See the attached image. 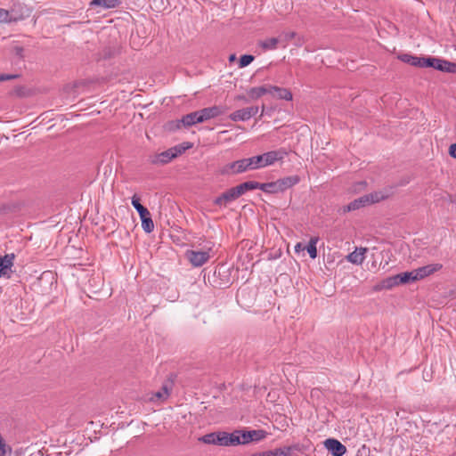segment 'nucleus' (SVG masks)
Returning a JSON list of instances; mask_svg holds the SVG:
<instances>
[{
	"label": "nucleus",
	"mask_w": 456,
	"mask_h": 456,
	"mask_svg": "<svg viewBox=\"0 0 456 456\" xmlns=\"http://www.w3.org/2000/svg\"><path fill=\"white\" fill-rule=\"evenodd\" d=\"M154 396L158 399H165L168 396V391L166 387H162L161 391L157 392Z\"/></svg>",
	"instance_id": "36"
},
{
	"label": "nucleus",
	"mask_w": 456,
	"mask_h": 456,
	"mask_svg": "<svg viewBox=\"0 0 456 456\" xmlns=\"http://www.w3.org/2000/svg\"><path fill=\"white\" fill-rule=\"evenodd\" d=\"M264 159H264L263 154L248 158L251 170H256V169H259V168L267 167L265 164Z\"/></svg>",
	"instance_id": "29"
},
{
	"label": "nucleus",
	"mask_w": 456,
	"mask_h": 456,
	"mask_svg": "<svg viewBox=\"0 0 456 456\" xmlns=\"http://www.w3.org/2000/svg\"><path fill=\"white\" fill-rule=\"evenodd\" d=\"M300 181V178L298 175H291V176H286L281 179L277 180L278 187L281 191H286L289 188L293 187L294 185L297 184Z\"/></svg>",
	"instance_id": "19"
},
{
	"label": "nucleus",
	"mask_w": 456,
	"mask_h": 456,
	"mask_svg": "<svg viewBox=\"0 0 456 456\" xmlns=\"http://www.w3.org/2000/svg\"><path fill=\"white\" fill-rule=\"evenodd\" d=\"M400 284L417 281L414 270L411 272L401 273L398 274Z\"/></svg>",
	"instance_id": "30"
},
{
	"label": "nucleus",
	"mask_w": 456,
	"mask_h": 456,
	"mask_svg": "<svg viewBox=\"0 0 456 456\" xmlns=\"http://www.w3.org/2000/svg\"><path fill=\"white\" fill-rule=\"evenodd\" d=\"M449 154L451 155V157L456 159V143L451 144V146L449 147Z\"/></svg>",
	"instance_id": "38"
},
{
	"label": "nucleus",
	"mask_w": 456,
	"mask_h": 456,
	"mask_svg": "<svg viewBox=\"0 0 456 456\" xmlns=\"http://www.w3.org/2000/svg\"><path fill=\"white\" fill-rule=\"evenodd\" d=\"M258 189L261 190L262 191L265 192V193H278V192H281V191H280V189L278 187L277 181L271 182V183H259Z\"/></svg>",
	"instance_id": "27"
},
{
	"label": "nucleus",
	"mask_w": 456,
	"mask_h": 456,
	"mask_svg": "<svg viewBox=\"0 0 456 456\" xmlns=\"http://www.w3.org/2000/svg\"><path fill=\"white\" fill-rule=\"evenodd\" d=\"M291 447L277 448L273 451H269L270 456H289L291 453Z\"/></svg>",
	"instance_id": "32"
},
{
	"label": "nucleus",
	"mask_w": 456,
	"mask_h": 456,
	"mask_svg": "<svg viewBox=\"0 0 456 456\" xmlns=\"http://www.w3.org/2000/svg\"><path fill=\"white\" fill-rule=\"evenodd\" d=\"M280 43L279 37H270L259 43V45L265 51L275 50Z\"/></svg>",
	"instance_id": "28"
},
{
	"label": "nucleus",
	"mask_w": 456,
	"mask_h": 456,
	"mask_svg": "<svg viewBox=\"0 0 456 456\" xmlns=\"http://www.w3.org/2000/svg\"><path fill=\"white\" fill-rule=\"evenodd\" d=\"M271 94L279 100H285L288 102L293 100V95H292V93L290 92V90L284 88V87L272 86H271Z\"/></svg>",
	"instance_id": "18"
},
{
	"label": "nucleus",
	"mask_w": 456,
	"mask_h": 456,
	"mask_svg": "<svg viewBox=\"0 0 456 456\" xmlns=\"http://www.w3.org/2000/svg\"><path fill=\"white\" fill-rule=\"evenodd\" d=\"M241 430L237 429L232 433L225 432V438L223 440L224 442V446H235L239 444H242L241 437Z\"/></svg>",
	"instance_id": "20"
},
{
	"label": "nucleus",
	"mask_w": 456,
	"mask_h": 456,
	"mask_svg": "<svg viewBox=\"0 0 456 456\" xmlns=\"http://www.w3.org/2000/svg\"><path fill=\"white\" fill-rule=\"evenodd\" d=\"M254 59H255L254 56L250 55V54H244V55L240 56V61H239V67L240 68L247 67L254 61Z\"/></svg>",
	"instance_id": "34"
},
{
	"label": "nucleus",
	"mask_w": 456,
	"mask_h": 456,
	"mask_svg": "<svg viewBox=\"0 0 456 456\" xmlns=\"http://www.w3.org/2000/svg\"><path fill=\"white\" fill-rule=\"evenodd\" d=\"M5 443L3 439V437L0 439V456H5L6 451H5Z\"/></svg>",
	"instance_id": "37"
},
{
	"label": "nucleus",
	"mask_w": 456,
	"mask_h": 456,
	"mask_svg": "<svg viewBox=\"0 0 456 456\" xmlns=\"http://www.w3.org/2000/svg\"><path fill=\"white\" fill-rule=\"evenodd\" d=\"M15 255L13 253L5 254L0 256V277L10 279L13 273L12 267Z\"/></svg>",
	"instance_id": "9"
},
{
	"label": "nucleus",
	"mask_w": 456,
	"mask_h": 456,
	"mask_svg": "<svg viewBox=\"0 0 456 456\" xmlns=\"http://www.w3.org/2000/svg\"><path fill=\"white\" fill-rule=\"evenodd\" d=\"M186 257L194 267L202 266L209 258V251L206 250H188Z\"/></svg>",
	"instance_id": "8"
},
{
	"label": "nucleus",
	"mask_w": 456,
	"mask_h": 456,
	"mask_svg": "<svg viewBox=\"0 0 456 456\" xmlns=\"http://www.w3.org/2000/svg\"><path fill=\"white\" fill-rule=\"evenodd\" d=\"M425 68H433L440 71L456 73V63L436 57H427Z\"/></svg>",
	"instance_id": "5"
},
{
	"label": "nucleus",
	"mask_w": 456,
	"mask_h": 456,
	"mask_svg": "<svg viewBox=\"0 0 456 456\" xmlns=\"http://www.w3.org/2000/svg\"><path fill=\"white\" fill-rule=\"evenodd\" d=\"M234 59V55H232L230 60H233Z\"/></svg>",
	"instance_id": "43"
},
{
	"label": "nucleus",
	"mask_w": 456,
	"mask_h": 456,
	"mask_svg": "<svg viewBox=\"0 0 456 456\" xmlns=\"http://www.w3.org/2000/svg\"><path fill=\"white\" fill-rule=\"evenodd\" d=\"M257 106H251L244 109L238 110L229 115V118L232 121H247L252 117L256 116L258 112Z\"/></svg>",
	"instance_id": "10"
},
{
	"label": "nucleus",
	"mask_w": 456,
	"mask_h": 456,
	"mask_svg": "<svg viewBox=\"0 0 456 456\" xmlns=\"http://www.w3.org/2000/svg\"><path fill=\"white\" fill-rule=\"evenodd\" d=\"M300 248H301V244H300V243H298V244L295 247V248H296V250H297V251Z\"/></svg>",
	"instance_id": "42"
},
{
	"label": "nucleus",
	"mask_w": 456,
	"mask_h": 456,
	"mask_svg": "<svg viewBox=\"0 0 456 456\" xmlns=\"http://www.w3.org/2000/svg\"><path fill=\"white\" fill-rule=\"evenodd\" d=\"M237 99H238V100H245V96H243V95H239V96H237Z\"/></svg>",
	"instance_id": "41"
},
{
	"label": "nucleus",
	"mask_w": 456,
	"mask_h": 456,
	"mask_svg": "<svg viewBox=\"0 0 456 456\" xmlns=\"http://www.w3.org/2000/svg\"><path fill=\"white\" fill-rule=\"evenodd\" d=\"M240 194L236 187H232L223 192L219 197L216 198L214 204L219 207H225L228 203L240 198Z\"/></svg>",
	"instance_id": "12"
},
{
	"label": "nucleus",
	"mask_w": 456,
	"mask_h": 456,
	"mask_svg": "<svg viewBox=\"0 0 456 456\" xmlns=\"http://www.w3.org/2000/svg\"><path fill=\"white\" fill-rule=\"evenodd\" d=\"M267 436L266 431L263 429H254V430H241V437L242 444H248L251 442H259L265 439Z\"/></svg>",
	"instance_id": "11"
},
{
	"label": "nucleus",
	"mask_w": 456,
	"mask_h": 456,
	"mask_svg": "<svg viewBox=\"0 0 456 456\" xmlns=\"http://www.w3.org/2000/svg\"><path fill=\"white\" fill-rule=\"evenodd\" d=\"M191 147V143L183 142L175 145L168 150L150 157V162L152 165H166L176 157L182 155L186 150Z\"/></svg>",
	"instance_id": "1"
},
{
	"label": "nucleus",
	"mask_w": 456,
	"mask_h": 456,
	"mask_svg": "<svg viewBox=\"0 0 456 456\" xmlns=\"http://www.w3.org/2000/svg\"><path fill=\"white\" fill-rule=\"evenodd\" d=\"M398 285H400L399 276L396 274L384 279L379 285L375 287V289H391L392 288Z\"/></svg>",
	"instance_id": "22"
},
{
	"label": "nucleus",
	"mask_w": 456,
	"mask_h": 456,
	"mask_svg": "<svg viewBox=\"0 0 456 456\" xmlns=\"http://www.w3.org/2000/svg\"><path fill=\"white\" fill-rule=\"evenodd\" d=\"M442 268H443L442 264L436 263V264H430V265H427L425 266H421L417 269H414V273H415L417 281H420V280H423V279L432 275L433 273L440 271Z\"/></svg>",
	"instance_id": "13"
},
{
	"label": "nucleus",
	"mask_w": 456,
	"mask_h": 456,
	"mask_svg": "<svg viewBox=\"0 0 456 456\" xmlns=\"http://www.w3.org/2000/svg\"><path fill=\"white\" fill-rule=\"evenodd\" d=\"M235 187H236L240 196H241L248 191L258 189L259 183L255 182V181H248V182L242 183Z\"/></svg>",
	"instance_id": "26"
},
{
	"label": "nucleus",
	"mask_w": 456,
	"mask_h": 456,
	"mask_svg": "<svg viewBox=\"0 0 456 456\" xmlns=\"http://www.w3.org/2000/svg\"><path fill=\"white\" fill-rule=\"evenodd\" d=\"M319 241V237H312L306 246V250L311 258L314 259L317 256L316 244Z\"/></svg>",
	"instance_id": "31"
},
{
	"label": "nucleus",
	"mask_w": 456,
	"mask_h": 456,
	"mask_svg": "<svg viewBox=\"0 0 456 456\" xmlns=\"http://www.w3.org/2000/svg\"><path fill=\"white\" fill-rule=\"evenodd\" d=\"M287 151L284 149H279L277 151H271L263 154L265 164L271 166L276 161L282 160L287 156Z\"/></svg>",
	"instance_id": "16"
},
{
	"label": "nucleus",
	"mask_w": 456,
	"mask_h": 456,
	"mask_svg": "<svg viewBox=\"0 0 456 456\" xmlns=\"http://www.w3.org/2000/svg\"><path fill=\"white\" fill-rule=\"evenodd\" d=\"M250 456H270V455H269V451H265V452H255V453L251 454Z\"/></svg>",
	"instance_id": "39"
},
{
	"label": "nucleus",
	"mask_w": 456,
	"mask_h": 456,
	"mask_svg": "<svg viewBox=\"0 0 456 456\" xmlns=\"http://www.w3.org/2000/svg\"><path fill=\"white\" fill-rule=\"evenodd\" d=\"M201 123L220 116L223 111L218 106H212L198 110Z\"/></svg>",
	"instance_id": "17"
},
{
	"label": "nucleus",
	"mask_w": 456,
	"mask_h": 456,
	"mask_svg": "<svg viewBox=\"0 0 456 456\" xmlns=\"http://www.w3.org/2000/svg\"><path fill=\"white\" fill-rule=\"evenodd\" d=\"M251 170L248 158L241 159L223 166L220 173L224 175H233Z\"/></svg>",
	"instance_id": "4"
},
{
	"label": "nucleus",
	"mask_w": 456,
	"mask_h": 456,
	"mask_svg": "<svg viewBox=\"0 0 456 456\" xmlns=\"http://www.w3.org/2000/svg\"><path fill=\"white\" fill-rule=\"evenodd\" d=\"M296 37L294 31L283 32L280 35V42L284 43L283 47H286L287 44Z\"/></svg>",
	"instance_id": "33"
},
{
	"label": "nucleus",
	"mask_w": 456,
	"mask_h": 456,
	"mask_svg": "<svg viewBox=\"0 0 456 456\" xmlns=\"http://www.w3.org/2000/svg\"><path fill=\"white\" fill-rule=\"evenodd\" d=\"M131 203L140 216L143 231L147 233L151 232L154 230V224L150 211L140 203V199L136 195L132 197Z\"/></svg>",
	"instance_id": "2"
},
{
	"label": "nucleus",
	"mask_w": 456,
	"mask_h": 456,
	"mask_svg": "<svg viewBox=\"0 0 456 456\" xmlns=\"http://www.w3.org/2000/svg\"><path fill=\"white\" fill-rule=\"evenodd\" d=\"M366 251L365 248H356L346 256V259L352 264L362 265L365 259Z\"/></svg>",
	"instance_id": "21"
},
{
	"label": "nucleus",
	"mask_w": 456,
	"mask_h": 456,
	"mask_svg": "<svg viewBox=\"0 0 456 456\" xmlns=\"http://www.w3.org/2000/svg\"><path fill=\"white\" fill-rule=\"evenodd\" d=\"M271 86H263L252 87L248 90V94L252 99H258L266 94H271Z\"/></svg>",
	"instance_id": "24"
},
{
	"label": "nucleus",
	"mask_w": 456,
	"mask_h": 456,
	"mask_svg": "<svg viewBox=\"0 0 456 456\" xmlns=\"http://www.w3.org/2000/svg\"><path fill=\"white\" fill-rule=\"evenodd\" d=\"M384 199H386V196L383 195L381 192H373L368 195H364L353 200L348 205L344 207V212L354 211L366 205L379 202Z\"/></svg>",
	"instance_id": "3"
},
{
	"label": "nucleus",
	"mask_w": 456,
	"mask_h": 456,
	"mask_svg": "<svg viewBox=\"0 0 456 456\" xmlns=\"http://www.w3.org/2000/svg\"><path fill=\"white\" fill-rule=\"evenodd\" d=\"M9 11L10 23L18 22L29 17L32 10L26 4L15 3Z\"/></svg>",
	"instance_id": "7"
},
{
	"label": "nucleus",
	"mask_w": 456,
	"mask_h": 456,
	"mask_svg": "<svg viewBox=\"0 0 456 456\" xmlns=\"http://www.w3.org/2000/svg\"><path fill=\"white\" fill-rule=\"evenodd\" d=\"M324 445L333 456H343L346 452V447L334 438L326 439Z\"/></svg>",
	"instance_id": "15"
},
{
	"label": "nucleus",
	"mask_w": 456,
	"mask_h": 456,
	"mask_svg": "<svg viewBox=\"0 0 456 456\" xmlns=\"http://www.w3.org/2000/svg\"><path fill=\"white\" fill-rule=\"evenodd\" d=\"M14 77V76H0V81L8 80Z\"/></svg>",
	"instance_id": "40"
},
{
	"label": "nucleus",
	"mask_w": 456,
	"mask_h": 456,
	"mask_svg": "<svg viewBox=\"0 0 456 456\" xmlns=\"http://www.w3.org/2000/svg\"><path fill=\"white\" fill-rule=\"evenodd\" d=\"M224 438H225V432L219 431V432H213V433L204 435L199 438V441H200L206 444L224 446V442H223V440H224Z\"/></svg>",
	"instance_id": "14"
},
{
	"label": "nucleus",
	"mask_w": 456,
	"mask_h": 456,
	"mask_svg": "<svg viewBox=\"0 0 456 456\" xmlns=\"http://www.w3.org/2000/svg\"><path fill=\"white\" fill-rule=\"evenodd\" d=\"M403 62H406L414 67L425 68L426 57H418L410 54H403L401 57Z\"/></svg>",
	"instance_id": "23"
},
{
	"label": "nucleus",
	"mask_w": 456,
	"mask_h": 456,
	"mask_svg": "<svg viewBox=\"0 0 456 456\" xmlns=\"http://www.w3.org/2000/svg\"><path fill=\"white\" fill-rule=\"evenodd\" d=\"M92 6H101L103 9L116 8L120 4L119 0H93L90 4Z\"/></svg>",
	"instance_id": "25"
},
{
	"label": "nucleus",
	"mask_w": 456,
	"mask_h": 456,
	"mask_svg": "<svg viewBox=\"0 0 456 456\" xmlns=\"http://www.w3.org/2000/svg\"><path fill=\"white\" fill-rule=\"evenodd\" d=\"M198 123H201V121L197 110L183 116L181 119L169 122L167 126L169 130H176L182 126L189 127Z\"/></svg>",
	"instance_id": "6"
},
{
	"label": "nucleus",
	"mask_w": 456,
	"mask_h": 456,
	"mask_svg": "<svg viewBox=\"0 0 456 456\" xmlns=\"http://www.w3.org/2000/svg\"><path fill=\"white\" fill-rule=\"evenodd\" d=\"M9 11L0 8V23H10Z\"/></svg>",
	"instance_id": "35"
}]
</instances>
